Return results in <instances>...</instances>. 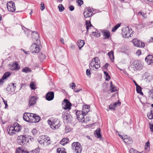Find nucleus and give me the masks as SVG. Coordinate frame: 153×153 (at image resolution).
<instances>
[{
	"instance_id": "47",
	"label": "nucleus",
	"mask_w": 153,
	"mask_h": 153,
	"mask_svg": "<svg viewBox=\"0 0 153 153\" xmlns=\"http://www.w3.org/2000/svg\"><path fill=\"white\" fill-rule=\"evenodd\" d=\"M23 153V150L20 147H19L16 150V153Z\"/></svg>"
},
{
	"instance_id": "24",
	"label": "nucleus",
	"mask_w": 153,
	"mask_h": 153,
	"mask_svg": "<svg viewBox=\"0 0 153 153\" xmlns=\"http://www.w3.org/2000/svg\"><path fill=\"white\" fill-rule=\"evenodd\" d=\"M90 106H89L85 105L83 107L82 112L86 115L90 111Z\"/></svg>"
},
{
	"instance_id": "48",
	"label": "nucleus",
	"mask_w": 153,
	"mask_h": 153,
	"mask_svg": "<svg viewBox=\"0 0 153 153\" xmlns=\"http://www.w3.org/2000/svg\"><path fill=\"white\" fill-rule=\"evenodd\" d=\"M90 121V119L89 117H87L85 118L82 121L83 123H87Z\"/></svg>"
},
{
	"instance_id": "32",
	"label": "nucleus",
	"mask_w": 153,
	"mask_h": 153,
	"mask_svg": "<svg viewBox=\"0 0 153 153\" xmlns=\"http://www.w3.org/2000/svg\"><path fill=\"white\" fill-rule=\"evenodd\" d=\"M85 24L86 27V29L87 32H88V30L90 27L92 26V25L90 21H86Z\"/></svg>"
},
{
	"instance_id": "53",
	"label": "nucleus",
	"mask_w": 153,
	"mask_h": 153,
	"mask_svg": "<svg viewBox=\"0 0 153 153\" xmlns=\"http://www.w3.org/2000/svg\"><path fill=\"white\" fill-rule=\"evenodd\" d=\"M3 102H4V103L5 105V108H7L8 107V106L7 104V100H6L4 99H2Z\"/></svg>"
},
{
	"instance_id": "4",
	"label": "nucleus",
	"mask_w": 153,
	"mask_h": 153,
	"mask_svg": "<svg viewBox=\"0 0 153 153\" xmlns=\"http://www.w3.org/2000/svg\"><path fill=\"white\" fill-rule=\"evenodd\" d=\"M51 141L50 137L46 135H42L40 137L39 143L42 145L46 146L50 144Z\"/></svg>"
},
{
	"instance_id": "15",
	"label": "nucleus",
	"mask_w": 153,
	"mask_h": 153,
	"mask_svg": "<svg viewBox=\"0 0 153 153\" xmlns=\"http://www.w3.org/2000/svg\"><path fill=\"white\" fill-rule=\"evenodd\" d=\"M32 38L34 42L35 41H37L36 43L38 44L40 43V41L39 39V34L36 32H33L32 34Z\"/></svg>"
},
{
	"instance_id": "37",
	"label": "nucleus",
	"mask_w": 153,
	"mask_h": 153,
	"mask_svg": "<svg viewBox=\"0 0 153 153\" xmlns=\"http://www.w3.org/2000/svg\"><path fill=\"white\" fill-rule=\"evenodd\" d=\"M96 133L95 134V136L97 138H99L101 136L100 133V130L99 128L96 131Z\"/></svg>"
},
{
	"instance_id": "40",
	"label": "nucleus",
	"mask_w": 153,
	"mask_h": 153,
	"mask_svg": "<svg viewBox=\"0 0 153 153\" xmlns=\"http://www.w3.org/2000/svg\"><path fill=\"white\" fill-rule=\"evenodd\" d=\"M121 24V23H118L117 25H115L112 29V32H114L120 26Z\"/></svg>"
},
{
	"instance_id": "3",
	"label": "nucleus",
	"mask_w": 153,
	"mask_h": 153,
	"mask_svg": "<svg viewBox=\"0 0 153 153\" xmlns=\"http://www.w3.org/2000/svg\"><path fill=\"white\" fill-rule=\"evenodd\" d=\"M22 129L21 125L17 123H14L13 126L10 127L8 131L9 134L12 135L20 131Z\"/></svg>"
},
{
	"instance_id": "43",
	"label": "nucleus",
	"mask_w": 153,
	"mask_h": 153,
	"mask_svg": "<svg viewBox=\"0 0 153 153\" xmlns=\"http://www.w3.org/2000/svg\"><path fill=\"white\" fill-rule=\"evenodd\" d=\"M148 118L149 119H153V113L151 111L150 113H149L147 114Z\"/></svg>"
},
{
	"instance_id": "51",
	"label": "nucleus",
	"mask_w": 153,
	"mask_h": 153,
	"mask_svg": "<svg viewBox=\"0 0 153 153\" xmlns=\"http://www.w3.org/2000/svg\"><path fill=\"white\" fill-rule=\"evenodd\" d=\"M77 2L78 3V5L79 6H81L83 3V1L82 0H77Z\"/></svg>"
},
{
	"instance_id": "5",
	"label": "nucleus",
	"mask_w": 153,
	"mask_h": 153,
	"mask_svg": "<svg viewBox=\"0 0 153 153\" xmlns=\"http://www.w3.org/2000/svg\"><path fill=\"white\" fill-rule=\"evenodd\" d=\"M131 67L137 70H141L143 67V65L140 61L138 60H134L131 62L130 65Z\"/></svg>"
},
{
	"instance_id": "50",
	"label": "nucleus",
	"mask_w": 153,
	"mask_h": 153,
	"mask_svg": "<svg viewBox=\"0 0 153 153\" xmlns=\"http://www.w3.org/2000/svg\"><path fill=\"white\" fill-rule=\"evenodd\" d=\"M5 80L6 79L2 76L0 79V85H2Z\"/></svg>"
},
{
	"instance_id": "44",
	"label": "nucleus",
	"mask_w": 153,
	"mask_h": 153,
	"mask_svg": "<svg viewBox=\"0 0 153 153\" xmlns=\"http://www.w3.org/2000/svg\"><path fill=\"white\" fill-rule=\"evenodd\" d=\"M130 153H140L139 152L133 148L129 150Z\"/></svg>"
},
{
	"instance_id": "26",
	"label": "nucleus",
	"mask_w": 153,
	"mask_h": 153,
	"mask_svg": "<svg viewBox=\"0 0 153 153\" xmlns=\"http://www.w3.org/2000/svg\"><path fill=\"white\" fill-rule=\"evenodd\" d=\"M69 142V140L68 138L66 137L62 139L60 142V144L64 146Z\"/></svg>"
},
{
	"instance_id": "41",
	"label": "nucleus",
	"mask_w": 153,
	"mask_h": 153,
	"mask_svg": "<svg viewBox=\"0 0 153 153\" xmlns=\"http://www.w3.org/2000/svg\"><path fill=\"white\" fill-rule=\"evenodd\" d=\"M11 74V73H10V72H6L4 73L3 77L5 79H6V78L7 77H9Z\"/></svg>"
},
{
	"instance_id": "49",
	"label": "nucleus",
	"mask_w": 153,
	"mask_h": 153,
	"mask_svg": "<svg viewBox=\"0 0 153 153\" xmlns=\"http://www.w3.org/2000/svg\"><path fill=\"white\" fill-rule=\"evenodd\" d=\"M32 132L33 134L35 135H37L38 133V131L35 128L33 129L32 130Z\"/></svg>"
},
{
	"instance_id": "28",
	"label": "nucleus",
	"mask_w": 153,
	"mask_h": 153,
	"mask_svg": "<svg viewBox=\"0 0 153 153\" xmlns=\"http://www.w3.org/2000/svg\"><path fill=\"white\" fill-rule=\"evenodd\" d=\"M127 136H124V138L123 139L124 142L128 144H130L132 143V141L130 138H127Z\"/></svg>"
},
{
	"instance_id": "9",
	"label": "nucleus",
	"mask_w": 153,
	"mask_h": 153,
	"mask_svg": "<svg viewBox=\"0 0 153 153\" xmlns=\"http://www.w3.org/2000/svg\"><path fill=\"white\" fill-rule=\"evenodd\" d=\"M34 115V114H33L25 113L23 114V119L27 122L32 123V122L34 121L33 119V116Z\"/></svg>"
},
{
	"instance_id": "54",
	"label": "nucleus",
	"mask_w": 153,
	"mask_h": 153,
	"mask_svg": "<svg viewBox=\"0 0 153 153\" xmlns=\"http://www.w3.org/2000/svg\"><path fill=\"white\" fill-rule=\"evenodd\" d=\"M141 53V51L140 50H138L136 52V54L138 56H140Z\"/></svg>"
},
{
	"instance_id": "20",
	"label": "nucleus",
	"mask_w": 153,
	"mask_h": 153,
	"mask_svg": "<svg viewBox=\"0 0 153 153\" xmlns=\"http://www.w3.org/2000/svg\"><path fill=\"white\" fill-rule=\"evenodd\" d=\"M145 60L148 65H150L153 63V56L149 55L145 58Z\"/></svg>"
},
{
	"instance_id": "46",
	"label": "nucleus",
	"mask_w": 153,
	"mask_h": 153,
	"mask_svg": "<svg viewBox=\"0 0 153 153\" xmlns=\"http://www.w3.org/2000/svg\"><path fill=\"white\" fill-rule=\"evenodd\" d=\"M138 14H140L144 18H146L147 17L146 14V13L143 12L142 11H140Z\"/></svg>"
},
{
	"instance_id": "33",
	"label": "nucleus",
	"mask_w": 153,
	"mask_h": 153,
	"mask_svg": "<svg viewBox=\"0 0 153 153\" xmlns=\"http://www.w3.org/2000/svg\"><path fill=\"white\" fill-rule=\"evenodd\" d=\"M150 148V143L149 140H148V141L145 143V150L149 151Z\"/></svg>"
},
{
	"instance_id": "58",
	"label": "nucleus",
	"mask_w": 153,
	"mask_h": 153,
	"mask_svg": "<svg viewBox=\"0 0 153 153\" xmlns=\"http://www.w3.org/2000/svg\"><path fill=\"white\" fill-rule=\"evenodd\" d=\"M74 6H70L69 7V9L71 11L73 10H74Z\"/></svg>"
},
{
	"instance_id": "6",
	"label": "nucleus",
	"mask_w": 153,
	"mask_h": 153,
	"mask_svg": "<svg viewBox=\"0 0 153 153\" xmlns=\"http://www.w3.org/2000/svg\"><path fill=\"white\" fill-rule=\"evenodd\" d=\"M73 150L76 153H80L82 150V147L80 144L78 142H74L72 144Z\"/></svg>"
},
{
	"instance_id": "34",
	"label": "nucleus",
	"mask_w": 153,
	"mask_h": 153,
	"mask_svg": "<svg viewBox=\"0 0 153 153\" xmlns=\"http://www.w3.org/2000/svg\"><path fill=\"white\" fill-rule=\"evenodd\" d=\"M57 152L58 153H66L65 149L63 148H58Z\"/></svg>"
},
{
	"instance_id": "56",
	"label": "nucleus",
	"mask_w": 153,
	"mask_h": 153,
	"mask_svg": "<svg viewBox=\"0 0 153 153\" xmlns=\"http://www.w3.org/2000/svg\"><path fill=\"white\" fill-rule=\"evenodd\" d=\"M90 70L89 69H87L86 70V74L88 76L90 74Z\"/></svg>"
},
{
	"instance_id": "36",
	"label": "nucleus",
	"mask_w": 153,
	"mask_h": 153,
	"mask_svg": "<svg viewBox=\"0 0 153 153\" xmlns=\"http://www.w3.org/2000/svg\"><path fill=\"white\" fill-rule=\"evenodd\" d=\"M22 71L25 73H27L31 72V70L28 67H25L22 69Z\"/></svg>"
},
{
	"instance_id": "12",
	"label": "nucleus",
	"mask_w": 153,
	"mask_h": 153,
	"mask_svg": "<svg viewBox=\"0 0 153 153\" xmlns=\"http://www.w3.org/2000/svg\"><path fill=\"white\" fill-rule=\"evenodd\" d=\"M132 42L134 45L136 46L140 47H144L145 46V44L144 43L141 42L137 39H134L132 40Z\"/></svg>"
},
{
	"instance_id": "13",
	"label": "nucleus",
	"mask_w": 153,
	"mask_h": 153,
	"mask_svg": "<svg viewBox=\"0 0 153 153\" xmlns=\"http://www.w3.org/2000/svg\"><path fill=\"white\" fill-rule=\"evenodd\" d=\"M63 105V108L65 110L70 109L71 104L67 99H64L63 102L62 103Z\"/></svg>"
},
{
	"instance_id": "17",
	"label": "nucleus",
	"mask_w": 153,
	"mask_h": 153,
	"mask_svg": "<svg viewBox=\"0 0 153 153\" xmlns=\"http://www.w3.org/2000/svg\"><path fill=\"white\" fill-rule=\"evenodd\" d=\"M77 119L79 121H82V120L84 118V116H85L83 113L80 111H77L76 113Z\"/></svg>"
},
{
	"instance_id": "59",
	"label": "nucleus",
	"mask_w": 153,
	"mask_h": 153,
	"mask_svg": "<svg viewBox=\"0 0 153 153\" xmlns=\"http://www.w3.org/2000/svg\"><path fill=\"white\" fill-rule=\"evenodd\" d=\"M150 93V95L152 98L153 99V89L151 90Z\"/></svg>"
},
{
	"instance_id": "55",
	"label": "nucleus",
	"mask_w": 153,
	"mask_h": 153,
	"mask_svg": "<svg viewBox=\"0 0 153 153\" xmlns=\"http://www.w3.org/2000/svg\"><path fill=\"white\" fill-rule=\"evenodd\" d=\"M71 128L68 127H66L65 128V131L66 132H68L69 131H71Z\"/></svg>"
},
{
	"instance_id": "35",
	"label": "nucleus",
	"mask_w": 153,
	"mask_h": 153,
	"mask_svg": "<svg viewBox=\"0 0 153 153\" xmlns=\"http://www.w3.org/2000/svg\"><path fill=\"white\" fill-rule=\"evenodd\" d=\"M104 75H105V80L107 81H109L111 78L110 76L107 71H104Z\"/></svg>"
},
{
	"instance_id": "39",
	"label": "nucleus",
	"mask_w": 153,
	"mask_h": 153,
	"mask_svg": "<svg viewBox=\"0 0 153 153\" xmlns=\"http://www.w3.org/2000/svg\"><path fill=\"white\" fill-rule=\"evenodd\" d=\"M91 35L92 36L96 37H99L100 36V33L98 31L93 32Z\"/></svg>"
},
{
	"instance_id": "42",
	"label": "nucleus",
	"mask_w": 153,
	"mask_h": 153,
	"mask_svg": "<svg viewBox=\"0 0 153 153\" xmlns=\"http://www.w3.org/2000/svg\"><path fill=\"white\" fill-rule=\"evenodd\" d=\"M58 8L59 9V11L60 12H62L65 9L64 7L62 4H60L58 6Z\"/></svg>"
},
{
	"instance_id": "2",
	"label": "nucleus",
	"mask_w": 153,
	"mask_h": 153,
	"mask_svg": "<svg viewBox=\"0 0 153 153\" xmlns=\"http://www.w3.org/2000/svg\"><path fill=\"white\" fill-rule=\"evenodd\" d=\"M100 62L98 57L94 58L89 64V68L92 70H96L100 68Z\"/></svg>"
},
{
	"instance_id": "7",
	"label": "nucleus",
	"mask_w": 153,
	"mask_h": 153,
	"mask_svg": "<svg viewBox=\"0 0 153 153\" xmlns=\"http://www.w3.org/2000/svg\"><path fill=\"white\" fill-rule=\"evenodd\" d=\"M28 141L27 138L25 135H21L18 136L17 139V143L19 145H24Z\"/></svg>"
},
{
	"instance_id": "29",
	"label": "nucleus",
	"mask_w": 153,
	"mask_h": 153,
	"mask_svg": "<svg viewBox=\"0 0 153 153\" xmlns=\"http://www.w3.org/2000/svg\"><path fill=\"white\" fill-rule=\"evenodd\" d=\"M110 90L111 92H113L114 91H117V89L116 87H115L114 86L112 82L111 81L110 82Z\"/></svg>"
},
{
	"instance_id": "10",
	"label": "nucleus",
	"mask_w": 153,
	"mask_h": 153,
	"mask_svg": "<svg viewBox=\"0 0 153 153\" xmlns=\"http://www.w3.org/2000/svg\"><path fill=\"white\" fill-rule=\"evenodd\" d=\"M7 10L10 12H14L16 10V7L15 3L12 1L8 2L7 4Z\"/></svg>"
},
{
	"instance_id": "11",
	"label": "nucleus",
	"mask_w": 153,
	"mask_h": 153,
	"mask_svg": "<svg viewBox=\"0 0 153 153\" xmlns=\"http://www.w3.org/2000/svg\"><path fill=\"white\" fill-rule=\"evenodd\" d=\"M37 99V97L36 96L31 97L28 100V106L30 107L35 104Z\"/></svg>"
},
{
	"instance_id": "52",
	"label": "nucleus",
	"mask_w": 153,
	"mask_h": 153,
	"mask_svg": "<svg viewBox=\"0 0 153 153\" xmlns=\"http://www.w3.org/2000/svg\"><path fill=\"white\" fill-rule=\"evenodd\" d=\"M41 5V9L42 10H43L45 8V6L44 3L43 2H41L40 4Z\"/></svg>"
},
{
	"instance_id": "38",
	"label": "nucleus",
	"mask_w": 153,
	"mask_h": 153,
	"mask_svg": "<svg viewBox=\"0 0 153 153\" xmlns=\"http://www.w3.org/2000/svg\"><path fill=\"white\" fill-rule=\"evenodd\" d=\"M136 91L137 92L140 94H143V93L142 91L141 88L139 86H137L136 87Z\"/></svg>"
},
{
	"instance_id": "61",
	"label": "nucleus",
	"mask_w": 153,
	"mask_h": 153,
	"mask_svg": "<svg viewBox=\"0 0 153 153\" xmlns=\"http://www.w3.org/2000/svg\"><path fill=\"white\" fill-rule=\"evenodd\" d=\"M119 136L123 140V139H124V137H123V136L120 135V134H119Z\"/></svg>"
},
{
	"instance_id": "57",
	"label": "nucleus",
	"mask_w": 153,
	"mask_h": 153,
	"mask_svg": "<svg viewBox=\"0 0 153 153\" xmlns=\"http://www.w3.org/2000/svg\"><path fill=\"white\" fill-rule=\"evenodd\" d=\"M150 125V128L152 131H153V125H151L150 123H149Z\"/></svg>"
},
{
	"instance_id": "62",
	"label": "nucleus",
	"mask_w": 153,
	"mask_h": 153,
	"mask_svg": "<svg viewBox=\"0 0 153 153\" xmlns=\"http://www.w3.org/2000/svg\"><path fill=\"white\" fill-rule=\"evenodd\" d=\"M23 152L24 153H30V152L27 151V150H23Z\"/></svg>"
},
{
	"instance_id": "14",
	"label": "nucleus",
	"mask_w": 153,
	"mask_h": 153,
	"mask_svg": "<svg viewBox=\"0 0 153 153\" xmlns=\"http://www.w3.org/2000/svg\"><path fill=\"white\" fill-rule=\"evenodd\" d=\"M9 68L11 70H18L20 68V66L17 62H14L9 66Z\"/></svg>"
},
{
	"instance_id": "27",
	"label": "nucleus",
	"mask_w": 153,
	"mask_h": 153,
	"mask_svg": "<svg viewBox=\"0 0 153 153\" xmlns=\"http://www.w3.org/2000/svg\"><path fill=\"white\" fill-rule=\"evenodd\" d=\"M30 87L32 90H35L37 88L36 84V82L32 81L30 82Z\"/></svg>"
},
{
	"instance_id": "30",
	"label": "nucleus",
	"mask_w": 153,
	"mask_h": 153,
	"mask_svg": "<svg viewBox=\"0 0 153 153\" xmlns=\"http://www.w3.org/2000/svg\"><path fill=\"white\" fill-rule=\"evenodd\" d=\"M40 117L36 114H34V115L33 116V120L34 121L32 123L38 122L40 120Z\"/></svg>"
},
{
	"instance_id": "16",
	"label": "nucleus",
	"mask_w": 153,
	"mask_h": 153,
	"mask_svg": "<svg viewBox=\"0 0 153 153\" xmlns=\"http://www.w3.org/2000/svg\"><path fill=\"white\" fill-rule=\"evenodd\" d=\"M54 97V93L52 91L48 92L46 95V99L48 101H51L53 100Z\"/></svg>"
},
{
	"instance_id": "1",
	"label": "nucleus",
	"mask_w": 153,
	"mask_h": 153,
	"mask_svg": "<svg viewBox=\"0 0 153 153\" xmlns=\"http://www.w3.org/2000/svg\"><path fill=\"white\" fill-rule=\"evenodd\" d=\"M47 122L53 129L58 128L60 126L59 120L58 119L53 117L50 118L48 120Z\"/></svg>"
},
{
	"instance_id": "63",
	"label": "nucleus",
	"mask_w": 153,
	"mask_h": 153,
	"mask_svg": "<svg viewBox=\"0 0 153 153\" xmlns=\"http://www.w3.org/2000/svg\"><path fill=\"white\" fill-rule=\"evenodd\" d=\"M60 41L63 44H64V39L63 38H61L60 39Z\"/></svg>"
},
{
	"instance_id": "64",
	"label": "nucleus",
	"mask_w": 153,
	"mask_h": 153,
	"mask_svg": "<svg viewBox=\"0 0 153 153\" xmlns=\"http://www.w3.org/2000/svg\"><path fill=\"white\" fill-rule=\"evenodd\" d=\"M134 82L135 83V85H136V87L137 86H139V85H138L136 83V82L135 81H134Z\"/></svg>"
},
{
	"instance_id": "21",
	"label": "nucleus",
	"mask_w": 153,
	"mask_h": 153,
	"mask_svg": "<svg viewBox=\"0 0 153 153\" xmlns=\"http://www.w3.org/2000/svg\"><path fill=\"white\" fill-rule=\"evenodd\" d=\"M102 33L103 36H104V39H108L110 36V33L109 30H104L102 31Z\"/></svg>"
},
{
	"instance_id": "19",
	"label": "nucleus",
	"mask_w": 153,
	"mask_h": 153,
	"mask_svg": "<svg viewBox=\"0 0 153 153\" xmlns=\"http://www.w3.org/2000/svg\"><path fill=\"white\" fill-rule=\"evenodd\" d=\"M123 36L125 37H128L130 36V30L129 28H126L123 30L122 33Z\"/></svg>"
},
{
	"instance_id": "60",
	"label": "nucleus",
	"mask_w": 153,
	"mask_h": 153,
	"mask_svg": "<svg viewBox=\"0 0 153 153\" xmlns=\"http://www.w3.org/2000/svg\"><path fill=\"white\" fill-rule=\"evenodd\" d=\"M109 64L108 63H106L105 64V65L103 66V67L105 69H107L108 67V66Z\"/></svg>"
},
{
	"instance_id": "8",
	"label": "nucleus",
	"mask_w": 153,
	"mask_h": 153,
	"mask_svg": "<svg viewBox=\"0 0 153 153\" xmlns=\"http://www.w3.org/2000/svg\"><path fill=\"white\" fill-rule=\"evenodd\" d=\"M30 50L32 53H38L41 49V46L40 45L36 43L32 44L30 47Z\"/></svg>"
},
{
	"instance_id": "22",
	"label": "nucleus",
	"mask_w": 153,
	"mask_h": 153,
	"mask_svg": "<svg viewBox=\"0 0 153 153\" xmlns=\"http://www.w3.org/2000/svg\"><path fill=\"white\" fill-rule=\"evenodd\" d=\"M121 104V102L119 100L117 102H115L113 104H111L109 105V109L111 110H114L115 108L117 105H120Z\"/></svg>"
},
{
	"instance_id": "23",
	"label": "nucleus",
	"mask_w": 153,
	"mask_h": 153,
	"mask_svg": "<svg viewBox=\"0 0 153 153\" xmlns=\"http://www.w3.org/2000/svg\"><path fill=\"white\" fill-rule=\"evenodd\" d=\"M69 87L73 90L75 92H78L81 90V89H76L75 88L76 85L74 82L71 83L69 84Z\"/></svg>"
},
{
	"instance_id": "45",
	"label": "nucleus",
	"mask_w": 153,
	"mask_h": 153,
	"mask_svg": "<svg viewBox=\"0 0 153 153\" xmlns=\"http://www.w3.org/2000/svg\"><path fill=\"white\" fill-rule=\"evenodd\" d=\"M31 152L32 153H39L40 152V149L39 148H37L32 150Z\"/></svg>"
},
{
	"instance_id": "31",
	"label": "nucleus",
	"mask_w": 153,
	"mask_h": 153,
	"mask_svg": "<svg viewBox=\"0 0 153 153\" xmlns=\"http://www.w3.org/2000/svg\"><path fill=\"white\" fill-rule=\"evenodd\" d=\"M108 54L111 60L113 62L114 58V51H111L108 53Z\"/></svg>"
},
{
	"instance_id": "25",
	"label": "nucleus",
	"mask_w": 153,
	"mask_h": 153,
	"mask_svg": "<svg viewBox=\"0 0 153 153\" xmlns=\"http://www.w3.org/2000/svg\"><path fill=\"white\" fill-rule=\"evenodd\" d=\"M85 44V42L84 40H78L77 42V45L78 46L79 49L83 47Z\"/></svg>"
},
{
	"instance_id": "18",
	"label": "nucleus",
	"mask_w": 153,
	"mask_h": 153,
	"mask_svg": "<svg viewBox=\"0 0 153 153\" xmlns=\"http://www.w3.org/2000/svg\"><path fill=\"white\" fill-rule=\"evenodd\" d=\"M92 11L90 9H87L85 10L84 13V17L86 18L91 17L92 15Z\"/></svg>"
}]
</instances>
